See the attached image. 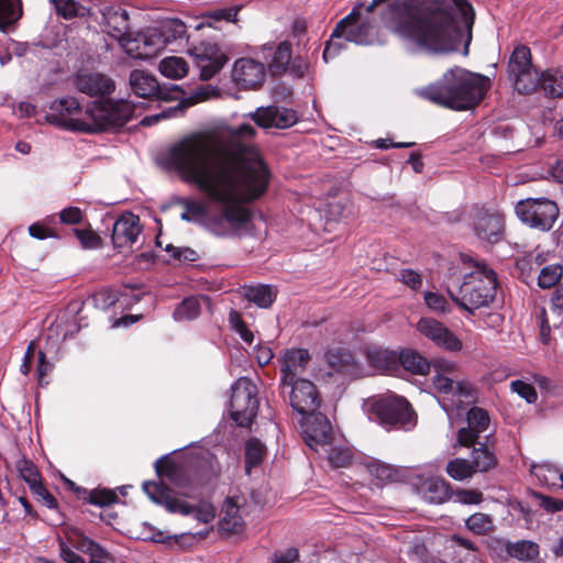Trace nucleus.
<instances>
[{
    "mask_svg": "<svg viewBox=\"0 0 563 563\" xmlns=\"http://www.w3.org/2000/svg\"><path fill=\"white\" fill-rule=\"evenodd\" d=\"M249 123L191 134L169 150V162L208 202L187 199L181 220L203 222L216 235L235 233L252 218L247 203L261 198L269 184V169L253 143Z\"/></svg>",
    "mask_w": 563,
    "mask_h": 563,
    "instance_id": "f257e3e1",
    "label": "nucleus"
},
{
    "mask_svg": "<svg viewBox=\"0 0 563 563\" xmlns=\"http://www.w3.org/2000/svg\"><path fill=\"white\" fill-rule=\"evenodd\" d=\"M139 110L128 100H98L85 109L75 97L55 100L46 114V120L69 131L96 133L121 128Z\"/></svg>",
    "mask_w": 563,
    "mask_h": 563,
    "instance_id": "f03ea898",
    "label": "nucleus"
},
{
    "mask_svg": "<svg viewBox=\"0 0 563 563\" xmlns=\"http://www.w3.org/2000/svg\"><path fill=\"white\" fill-rule=\"evenodd\" d=\"M486 77L455 67L445 71L437 84L417 90V93L435 104L462 111L476 106L484 97Z\"/></svg>",
    "mask_w": 563,
    "mask_h": 563,
    "instance_id": "7ed1b4c3",
    "label": "nucleus"
},
{
    "mask_svg": "<svg viewBox=\"0 0 563 563\" xmlns=\"http://www.w3.org/2000/svg\"><path fill=\"white\" fill-rule=\"evenodd\" d=\"M497 277L484 263H475L460 288V298L453 299L465 310L472 311L492 303L497 292Z\"/></svg>",
    "mask_w": 563,
    "mask_h": 563,
    "instance_id": "20e7f679",
    "label": "nucleus"
},
{
    "mask_svg": "<svg viewBox=\"0 0 563 563\" xmlns=\"http://www.w3.org/2000/svg\"><path fill=\"white\" fill-rule=\"evenodd\" d=\"M360 16L361 13L358 9L355 8L336 24L323 51V59L325 62L333 58L345 48V42L361 45L374 43L373 24L368 21L360 22Z\"/></svg>",
    "mask_w": 563,
    "mask_h": 563,
    "instance_id": "39448f33",
    "label": "nucleus"
},
{
    "mask_svg": "<svg viewBox=\"0 0 563 563\" xmlns=\"http://www.w3.org/2000/svg\"><path fill=\"white\" fill-rule=\"evenodd\" d=\"M143 490L153 503L164 506L172 514L194 515L195 519L202 523H209L216 518V508L211 503L200 501L197 506H191L177 498L161 483L145 482Z\"/></svg>",
    "mask_w": 563,
    "mask_h": 563,
    "instance_id": "423d86ee",
    "label": "nucleus"
},
{
    "mask_svg": "<svg viewBox=\"0 0 563 563\" xmlns=\"http://www.w3.org/2000/svg\"><path fill=\"white\" fill-rule=\"evenodd\" d=\"M369 418L380 424L407 428L415 424L410 404L399 396H386L366 404Z\"/></svg>",
    "mask_w": 563,
    "mask_h": 563,
    "instance_id": "0eeeda50",
    "label": "nucleus"
},
{
    "mask_svg": "<svg viewBox=\"0 0 563 563\" xmlns=\"http://www.w3.org/2000/svg\"><path fill=\"white\" fill-rule=\"evenodd\" d=\"M517 217L531 228L549 231L559 217L556 203L547 198H528L517 202Z\"/></svg>",
    "mask_w": 563,
    "mask_h": 563,
    "instance_id": "6e6552de",
    "label": "nucleus"
},
{
    "mask_svg": "<svg viewBox=\"0 0 563 563\" xmlns=\"http://www.w3.org/2000/svg\"><path fill=\"white\" fill-rule=\"evenodd\" d=\"M230 407L231 417L239 426L251 424L258 408L256 386L251 379L241 377L233 384Z\"/></svg>",
    "mask_w": 563,
    "mask_h": 563,
    "instance_id": "1a4fd4ad",
    "label": "nucleus"
},
{
    "mask_svg": "<svg viewBox=\"0 0 563 563\" xmlns=\"http://www.w3.org/2000/svg\"><path fill=\"white\" fill-rule=\"evenodd\" d=\"M189 53L200 69L202 80L214 77L229 60L227 54L217 44L209 42H201L190 48Z\"/></svg>",
    "mask_w": 563,
    "mask_h": 563,
    "instance_id": "9d476101",
    "label": "nucleus"
},
{
    "mask_svg": "<svg viewBox=\"0 0 563 563\" xmlns=\"http://www.w3.org/2000/svg\"><path fill=\"white\" fill-rule=\"evenodd\" d=\"M300 427L307 445L314 451L330 445L332 428L323 413L317 410L311 415L301 416Z\"/></svg>",
    "mask_w": 563,
    "mask_h": 563,
    "instance_id": "9b49d317",
    "label": "nucleus"
},
{
    "mask_svg": "<svg viewBox=\"0 0 563 563\" xmlns=\"http://www.w3.org/2000/svg\"><path fill=\"white\" fill-rule=\"evenodd\" d=\"M417 330L422 336L441 349L450 352L462 350V341L439 320L423 317L417 322Z\"/></svg>",
    "mask_w": 563,
    "mask_h": 563,
    "instance_id": "f8f14e48",
    "label": "nucleus"
},
{
    "mask_svg": "<svg viewBox=\"0 0 563 563\" xmlns=\"http://www.w3.org/2000/svg\"><path fill=\"white\" fill-rule=\"evenodd\" d=\"M289 387V404L291 408L300 416L311 415L320 406V397L314 384L308 379H297V382L286 385Z\"/></svg>",
    "mask_w": 563,
    "mask_h": 563,
    "instance_id": "ddd939ff",
    "label": "nucleus"
},
{
    "mask_svg": "<svg viewBox=\"0 0 563 563\" xmlns=\"http://www.w3.org/2000/svg\"><path fill=\"white\" fill-rule=\"evenodd\" d=\"M247 115L263 129H287L297 122L294 110L277 106L260 107Z\"/></svg>",
    "mask_w": 563,
    "mask_h": 563,
    "instance_id": "4468645a",
    "label": "nucleus"
},
{
    "mask_svg": "<svg viewBox=\"0 0 563 563\" xmlns=\"http://www.w3.org/2000/svg\"><path fill=\"white\" fill-rule=\"evenodd\" d=\"M142 225L137 216L125 212L120 216L112 228V243L117 249H131L137 243Z\"/></svg>",
    "mask_w": 563,
    "mask_h": 563,
    "instance_id": "2eb2a0df",
    "label": "nucleus"
},
{
    "mask_svg": "<svg viewBox=\"0 0 563 563\" xmlns=\"http://www.w3.org/2000/svg\"><path fill=\"white\" fill-rule=\"evenodd\" d=\"M101 15L100 25L108 35L121 41L129 30V13L126 10L108 3L98 7Z\"/></svg>",
    "mask_w": 563,
    "mask_h": 563,
    "instance_id": "dca6fc26",
    "label": "nucleus"
},
{
    "mask_svg": "<svg viewBox=\"0 0 563 563\" xmlns=\"http://www.w3.org/2000/svg\"><path fill=\"white\" fill-rule=\"evenodd\" d=\"M76 89L89 97L103 98L110 96L114 89V81L101 73H80L74 79Z\"/></svg>",
    "mask_w": 563,
    "mask_h": 563,
    "instance_id": "f3484780",
    "label": "nucleus"
},
{
    "mask_svg": "<svg viewBox=\"0 0 563 563\" xmlns=\"http://www.w3.org/2000/svg\"><path fill=\"white\" fill-rule=\"evenodd\" d=\"M265 66L253 58L235 60L232 69L233 80L243 88H256L264 82Z\"/></svg>",
    "mask_w": 563,
    "mask_h": 563,
    "instance_id": "a211bd4d",
    "label": "nucleus"
},
{
    "mask_svg": "<svg viewBox=\"0 0 563 563\" xmlns=\"http://www.w3.org/2000/svg\"><path fill=\"white\" fill-rule=\"evenodd\" d=\"M310 361V354L303 349L287 350L280 358L282 386L301 379L299 376L305 372Z\"/></svg>",
    "mask_w": 563,
    "mask_h": 563,
    "instance_id": "6ab92c4d",
    "label": "nucleus"
},
{
    "mask_svg": "<svg viewBox=\"0 0 563 563\" xmlns=\"http://www.w3.org/2000/svg\"><path fill=\"white\" fill-rule=\"evenodd\" d=\"M466 421L467 427L457 432V441L463 446H471L488 429L490 420L486 410L473 407L467 412Z\"/></svg>",
    "mask_w": 563,
    "mask_h": 563,
    "instance_id": "aec40b11",
    "label": "nucleus"
},
{
    "mask_svg": "<svg viewBox=\"0 0 563 563\" xmlns=\"http://www.w3.org/2000/svg\"><path fill=\"white\" fill-rule=\"evenodd\" d=\"M244 505V498L240 496L228 497L223 515L219 521L220 530L230 533H240L244 528V520L241 509Z\"/></svg>",
    "mask_w": 563,
    "mask_h": 563,
    "instance_id": "412c9836",
    "label": "nucleus"
},
{
    "mask_svg": "<svg viewBox=\"0 0 563 563\" xmlns=\"http://www.w3.org/2000/svg\"><path fill=\"white\" fill-rule=\"evenodd\" d=\"M130 87L131 90L141 98H165L163 91L159 88L157 79L144 70L135 69L130 74Z\"/></svg>",
    "mask_w": 563,
    "mask_h": 563,
    "instance_id": "4be33fe9",
    "label": "nucleus"
},
{
    "mask_svg": "<svg viewBox=\"0 0 563 563\" xmlns=\"http://www.w3.org/2000/svg\"><path fill=\"white\" fill-rule=\"evenodd\" d=\"M263 56L271 60L267 68L273 76L284 74L291 62V46L288 42H282L278 45L267 44L263 46Z\"/></svg>",
    "mask_w": 563,
    "mask_h": 563,
    "instance_id": "5701e85b",
    "label": "nucleus"
},
{
    "mask_svg": "<svg viewBox=\"0 0 563 563\" xmlns=\"http://www.w3.org/2000/svg\"><path fill=\"white\" fill-rule=\"evenodd\" d=\"M328 365L336 373L356 378L362 375L361 368L351 352L344 349H332L327 353Z\"/></svg>",
    "mask_w": 563,
    "mask_h": 563,
    "instance_id": "b1692460",
    "label": "nucleus"
},
{
    "mask_svg": "<svg viewBox=\"0 0 563 563\" xmlns=\"http://www.w3.org/2000/svg\"><path fill=\"white\" fill-rule=\"evenodd\" d=\"M240 10L241 5H233L208 11L201 14L199 21L194 25V27L197 31L202 30L203 27L221 30L223 23L236 22V16Z\"/></svg>",
    "mask_w": 563,
    "mask_h": 563,
    "instance_id": "393cba45",
    "label": "nucleus"
},
{
    "mask_svg": "<svg viewBox=\"0 0 563 563\" xmlns=\"http://www.w3.org/2000/svg\"><path fill=\"white\" fill-rule=\"evenodd\" d=\"M501 231L503 220L499 214L478 213L475 221V232L479 239L494 243L499 240Z\"/></svg>",
    "mask_w": 563,
    "mask_h": 563,
    "instance_id": "a878e982",
    "label": "nucleus"
},
{
    "mask_svg": "<svg viewBox=\"0 0 563 563\" xmlns=\"http://www.w3.org/2000/svg\"><path fill=\"white\" fill-rule=\"evenodd\" d=\"M365 355L368 363L378 371H393L398 364V355L395 352L382 346H367L365 350Z\"/></svg>",
    "mask_w": 563,
    "mask_h": 563,
    "instance_id": "bb28decb",
    "label": "nucleus"
},
{
    "mask_svg": "<svg viewBox=\"0 0 563 563\" xmlns=\"http://www.w3.org/2000/svg\"><path fill=\"white\" fill-rule=\"evenodd\" d=\"M455 364L446 361H438L434 363L435 374L432 378L434 389L443 395H452L457 380L448 377L446 374L455 371Z\"/></svg>",
    "mask_w": 563,
    "mask_h": 563,
    "instance_id": "cd10ccee",
    "label": "nucleus"
},
{
    "mask_svg": "<svg viewBox=\"0 0 563 563\" xmlns=\"http://www.w3.org/2000/svg\"><path fill=\"white\" fill-rule=\"evenodd\" d=\"M75 545L79 551L89 555V563H115V559L110 552L87 537H78Z\"/></svg>",
    "mask_w": 563,
    "mask_h": 563,
    "instance_id": "c85d7f7f",
    "label": "nucleus"
},
{
    "mask_svg": "<svg viewBox=\"0 0 563 563\" xmlns=\"http://www.w3.org/2000/svg\"><path fill=\"white\" fill-rule=\"evenodd\" d=\"M276 296V289L269 285H257L244 288V297L260 308L271 307Z\"/></svg>",
    "mask_w": 563,
    "mask_h": 563,
    "instance_id": "c756f323",
    "label": "nucleus"
},
{
    "mask_svg": "<svg viewBox=\"0 0 563 563\" xmlns=\"http://www.w3.org/2000/svg\"><path fill=\"white\" fill-rule=\"evenodd\" d=\"M398 362L402 367L417 375H424L430 369V364L420 353L413 350H405L398 355Z\"/></svg>",
    "mask_w": 563,
    "mask_h": 563,
    "instance_id": "7c9ffc66",
    "label": "nucleus"
},
{
    "mask_svg": "<svg viewBox=\"0 0 563 563\" xmlns=\"http://www.w3.org/2000/svg\"><path fill=\"white\" fill-rule=\"evenodd\" d=\"M530 472L533 476L537 477L542 486L548 488L559 486L561 471L556 466L549 463L532 464Z\"/></svg>",
    "mask_w": 563,
    "mask_h": 563,
    "instance_id": "2f4dec72",
    "label": "nucleus"
},
{
    "mask_svg": "<svg viewBox=\"0 0 563 563\" xmlns=\"http://www.w3.org/2000/svg\"><path fill=\"white\" fill-rule=\"evenodd\" d=\"M158 69L163 76L177 80L187 75L189 66L183 57L168 56L161 60Z\"/></svg>",
    "mask_w": 563,
    "mask_h": 563,
    "instance_id": "473e14b6",
    "label": "nucleus"
},
{
    "mask_svg": "<svg viewBox=\"0 0 563 563\" xmlns=\"http://www.w3.org/2000/svg\"><path fill=\"white\" fill-rule=\"evenodd\" d=\"M531 68L533 67L531 64V52L529 47L525 45L517 46L509 59V76L512 77L517 74H522V71L529 70Z\"/></svg>",
    "mask_w": 563,
    "mask_h": 563,
    "instance_id": "72a5a7b5",
    "label": "nucleus"
},
{
    "mask_svg": "<svg viewBox=\"0 0 563 563\" xmlns=\"http://www.w3.org/2000/svg\"><path fill=\"white\" fill-rule=\"evenodd\" d=\"M466 528L477 536H487L494 532L495 521L493 516L484 512H475L465 520Z\"/></svg>",
    "mask_w": 563,
    "mask_h": 563,
    "instance_id": "f704fd0d",
    "label": "nucleus"
},
{
    "mask_svg": "<svg viewBox=\"0 0 563 563\" xmlns=\"http://www.w3.org/2000/svg\"><path fill=\"white\" fill-rule=\"evenodd\" d=\"M159 34L163 36L166 45L168 43L187 38V26L179 19H168L162 23Z\"/></svg>",
    "mask_w": 563,
    "mask_h": 563,
    "instance_id": "c9c22d12",
    "label": "nucleus"
},
{
    "mask_svg": "<svg viewBox=\"0 0 563 563\" xmlns=\"http://www.w3.org/2000/svg\"><path fill=\"white\" fill-rule=\"evenodd\" d=\"M510 78L514 80L515 88L518 92L530 93L540 86L541 74H539L534 68H531Z\"/></svg>",
    "mask_w": 563,
    "mask_h": 563,
    "instance_id": "e433bc0d",
    "label": "nucleus"
},
{
    "mask_svg": "<svg viewBox=\"0 0 563 563\" xmlns=\"http://www.w3.org/2000/svg\"><path fill=\"white\" fill-rule=\"evenodd\" d=\"M472 463L475 472H487L497 465V459L486 444H482L473 450Z\"/></svg>",
    "mask_w": 563,
    "mask_h": 563,
    "instance_id": "4c0bfd02",
    "label": "nucleus"
},
{
    "mask_svg": "<svg viewBox=\"0 0 563 563\" xmlns=\"http://www.w3.org/2000/svg\"><path fill=\"white\" fill-rule=\"evenodd\" d=\"M51 2L54 4L56 12L64 19L91 15L89 9L75 0H51Z\"/></svg>",
    "mask_w": 563,
    "mask_h": 563,
    "instance_id": "58836bf2",
    "label": "nucleus"
},
{
    "mask_svg": "<svg viewBox=\"0 0 563 563\" xmlns=\"http://www.w3.org/2000/svg\"><path fill=\"white\" fill-rule=\"evenodd\" d=\"M139 35L142 43L144 59L152 58L165 46L163 36L159 34V32L153 31L147 33H139Z\"/></svg>",
    "mask_w": 563,
    "mask_h": 563,
    "instance_id": "ea45409f",
    "label": "nucleus"
},
{
    "mask_svg": "<svg viewBox=\"0 0 563 563\" xmlns=\"http://www.w3.org/2000/svg\"><path fill=\"white\" fill-rule=\"evenodd\" d=\"M139 35L142 43L144 59L152 58L165 46L163 36L159 34V32L153 31L147 33H139Z\"/></svg>",
    "mask_w": 563,
    "mask_h": 563,
    "instance_id": "a19ab883",
    "label": "nucleus"
},
{
    "mask_svg": "<svg viewBox=\"0 0 563 563\" xmlns=\"http://www.w3.org/2000/svg\"><path fill=\"white\" fill-rule=\"evenodd\" d=\"M539 87L552 98L561 97L563 96V76L553 71L542 73Z\"/></svg>",
    "mask_w": 563,
    "mask_h": 563,
    "instance_id": "79ce46f5",
    "label": "nucleus"
},
{
    "mask_svg": "<svg viewBox=\"0 0 563 563\" xmlns=\"http://www.w3.org/2000/svg\"><path fill=\"white\" fill-rule=\"evenodd\" d=\"M446 473L455 481H464L471 478L476 472L472 462L465 459H454L448 463Z\"/></svg>",
    "mask_w": 563,
    "mask_h": 563,
    "instance_id": "37998d69",
    "label": "nucleus"
},
{
    "mask_svg": "<svg viewBox=\"0 0 563 563\" xmlns=\"http://www.w3.org/2000/svg\"><path fill=\"white\" fill-rule=\"evenodd\" d=\"M264 455V444L257 439H250L245 444L246 472L250 473L252 467L260 465Z\"/></svg>",
    "mask_w": 563,
    "mask_h": 563,
    "instance_id": "c03bdc74",
    "label": "nucleus"
},
{
    "mask_svg": "<svg viewBox=\"0 0 563 563\" xmlns=\"http://www.w3.org/2000/svg\"><path fill=\"white\" fill-rule=\"evenodd\" d=\"M200 313V305L198 299L196 298H186L183 302L175 309L174 319L177 321H188L196 319Z\"/></svg>",
    "mask_w": 563,
    "mask_h": 563,
    "instance_id": "a18cd8bd",
    "label": "nucleus"
},
{
    "mask_svg": "<svg viewBox=\"0 0 563 563\" xmlns=\"http://www.w3.org/2000/svg\"><path fill=\"white\" fill-rule=\"evenodd\" d=\"M15 468L19 472L20 476L29 485V487H32L41 482V476L37 467L30 460H26L25 457L19 459L15 462Z\"/></svg>",
    "mask_w": 563,
    "mask_h": 563,
    "instance_id": "49530a36",
    "label": "nucleus"
},
{
    "mask_svg": "<svg viewBox=\"0 0 563 563\" xmlns=\"http://www.w3.org/2000/svg\"><path fill=\"white\" fill-rule=\"evenodd\" d=\"M563 268L559 264H552L544 266L539 276H538V285L541 288H551L556 285L559 280L562 278Z\"/></svg>",
    "mask_w": 563,
    "mask_h": 563,
    "instance_id": "de8ad7c7",
    "label": "nucleus"
},
{
    "mask_svg": "<svg viewBox=\"0 0 563 563\" xmlns=\"http://www.w3.org/2000/svg\"><path fill=\"white\" fill-rule=\"evenodd\" d=\"M563 327V322L560 323L558 314H552L551 311L548 313L544 309L540 311V338L542 343L548 344L550 341L551 328Z\"/></svg>",
    "mask_w": 563,
    "mask_h": 563,
    "instance_id": "09e8293b",
    "label": "nucleus"
},
{
    "mask_svg": "<svg viewBox=\"0 0 563 563\" xmlns=\"http://www.w3.org/2000/svg\"><path fill=\"white\" fill-rule=\"evenodd\" d=\"M229 323L231 328L239 333L241 339L247 344H252L254 341L253 332L246 327L241 314L236 310H231L229 313Z\"/></svg>",
    "mask_w": 563,
    "mask_h": 563,
    "instance_id": "8fccbe9b",
    "label": "nucleus"
},
{
    "mask_svg": "<svg viewBox=\"0 0 563 563\" xmlns=\"http://www.w3.org/2000/svg\"><path fill=\"white\" fill-rule=\"evenodd\" d=\"M328 461L333 467H347L352 461L351 450L345 446H333L328 451Z\"/></svg>",
    "mask_w": 563,
    "mask_h": 563,
    "instance_id": "3c124183",
    "label": "nucleus"
},
{
    "mask_svg": "<svg viewBox=\"0 0 563 563\" xmlns=\"http://www.w3.org/2000/svg\"><path fill=\"white\" fill-rule=\"evenodd\" d=\"M119 42L121 47L129 56H131L132 58L144 59L142 43L139 33L135 35L128 34Z\"/></svg>",
    "mask_w": 563,
    "mask_h": 563,
    "instance_id": "603ef678",
    "label": "nucleus"
},
{
    "mask_svg": "<svg viewBox=\"0 0 563 563\" xmlns=\"http://www.w3.org/2000/svg\"><path fill=\"white\" fill-rule=\"evenodd\" d=\"M74 232L84 249L92 250L101 245V238L90 229H75Z\"/></svg>",
    "mask_w": 563,
    "mask_h": 563,
    "instance_id": "864d4df0",
    "label": "nucleus"
},
{
    "mask_svg": "<svg viewBox=\"0 0 563 563\" xmlns=\"http://www.w3.org/2000/svg\"><path fill=\"white\" fill-rule=\"evenodd\" d=\"M156 472L159 477L167 478L175 485H180L177 481L178 467L169 460H159L156 462Z\"/></svg>",
    "mask_w": 563,
    "mask_h": 563,
    "instance_id": "5fc2aeb1",
    "label": "nucleus"
},
{
    "mask_svg": "<svg viewBox=\"0 0 563 563\" xmlns=\"http://www.w3.org/2000/svg\"><path fill=\"white\" fill-rule=\"evenodd\" d=\"M475 394L476 388L472 383H470L468 380H457L452 396L456 397L457 401L463 402L464 400H473Z\"/></svg>",
    "mask_w": 563,
    "mask_h": 563,
    "instance_id": "6e6d98bb",
    "label": "nucleus"
},
{
    "mask_svg": "<svg viewBox=\"0 0 563 563\" xmlns=\"http://www.w3.org/2000/svg\"><path fill=\"white\" fill-rule=\"evenodd\" d=\"M424 302L434 312L444 313L449 310V302L445 297L437 292L427 291L424 294Z\"/></svg>",
    "mask_w": 563,
    "mask_h": 563,
    "instance_id": "4d7b16f0",
    "label": "nucleus"
},
{
    "mask_svg": "<svg viewBox=\"0 0 563 563\" xmlns=\"http://www.w3.org/2000/svg\"><path fill=\"white\" fill-rule=\"evenodd\" d=\"M33 495L36 497L37 501L42 503L49 509H54L57 507V501L55 497L44 487L42 482L36 485L30 487Z\"/></svg>",
    "mask_w": 563,
    "mask_h": 563,
    "instance_id": "13d9d810",
    "label": "nucleus"
},
{
    "mask_svg": "<svg viewBox=\"0 0 563 563\" xmlns=\"http://www.w3.org/2000/svg\"><path fill=\"white\" fill-rule=\"evenodd\" d=\"M511 390L525 398L529 404L536 402L538 395L536 389L522 380H515L510 385Z\"/></svg>",
    "mask_w": 563,
    "mask_h": 563,
    "instance_id": "bf43d9fd",
    "label": "nucleus"
},
{
    "mask_svg": "<svg viewBox=\"0 0 563 563\" xmlns=\"http://www.w3.org/2000/svg\"><path fill=\"white\" fill-rule=\"evenodd\" d=\"M428 492L433 503H443L448 498V485L444 481H432L428 484Z\"/></svg>",
    "mask_w": 563,
    "mask_h": 563,
    "instance_id": "052dcab7",
    "label": "nucleus"
},
{
    "mask_svg": "<svg viewBox=\"0 0 563 563\" xmlns=\"http://www.w3.org/2000/svg\"><path fill=\"white\" fill-rule=\"evenodd\" d=\"M115 493L107 489H95L90 494V503L98 506H107L117 500Z\"/></svg>",
    "mask_w": 563,
    "mask_h": 563,
    "instance_id": "680f3d73",
    "label": "nucleus"
},
{
    "mask_svg": "<svg viewBox=\"0 0 563 563\" xmlns=\"http://www.w3.org/2000/svg\"><path fill=\"white\" fill-rule=\"evenodd\" d=\"M427 547L419 536H415L408 547V553L417 562L421 563L427 556Z\"/></svg>",
    "mask_w": 563,
    "mask_h": 563,
    "instance_id": "e2e57ef3",
    "label": "nucleus"
},
{
    "mask_svg": "<svg viewBox=\"0 0 563 563\" xmlns=\"http://www.w3.org/2000/svg\"><path fill=\"white\" fill-rule=\"evenodd\" d=\"M533 497L537 499L540 507L549 512H556L563 509V500L555 499L540 493H533Z\"/></svg>",
    "mask_w": 563,
    "mask_h": 563,
    "instance_id": "0e129e2a",
    "label": "nucleus"
},
{
    "mask_svg": "<svg viewBox=\"0 0 563 563\" xmlns=\"http://www.w3.org/2000/svg\"><path fill=\"white\" fill-rule=\"evenodd\" d=\"M369 473L380 482L389 481L394 476V471L390 466L380 462H373L368 465Z\"/></svg>",
    "mask_w": 563,
    "mask_h": 563,
    "instance_id": "69168bd1",
    "label": "nucleus"
},
{
    "mask_svg": "<svg viewBox=\"0 0 563 563\" xmlns=\"http://www.w3.org/2000/svg\"><path fill=\"white\" fill-rule=\"evenodd\" d=\"M456 498L464 505H477L483 501V494L476 489H460L456 492Z\"/></svg>",
    "mask_w": 563,
    "mask_h": 563,
    "instance_id": "338daca9",
    "label": "nucleus"
},
{
    "mask_svg": "<svg viewBox=\"0 0 563 563\" xmlns=\"http://www.w3.org/2000/svg\"><path fill=\"white\" fill-rule=\"evenodd\" d=\"M551 313L558 314L560 323H563V284H561L551 299Z\"/></svg>",
    "mask_w": 563,
    "mask_h": 563,
    "instance_id": "774afa93",
    "label": "nucleus"
}]
</instances>
